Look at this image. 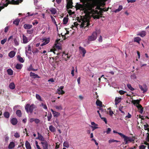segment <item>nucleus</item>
I'll return each instance as SVG.
<instances>
[{"label": "nucleus", "mask_w": 149, "mask_h": 149, "mask_svg": "<svg viewBox=\"0 0 149 149\" xmlns=\"http://www.w3.org/2000/svg\"><path fill=\"white\" fill-rule=\"evenodd\" d=\"M60 38L59 39L57 40L55 42L54 46L53 47V49H51V52H53L54 54H56L58 56L60 54L59 53L56 52L57 51L56 49L60 50L61 49V45L62 43L63 40H65V34L64 36H60Z\"/></svg>", "instance_id": "obj_1"}, {"label": "nucleus", "mask_w": 149, "mask_h": 149, "mask_svg": "<svg viewBox=\"0 0 149 149\" xmlns=\"http://www.w3.org/2000/svg\"><path fill=\"white\" fill-rule=\"evenodd\" d=\"M113 132L114 133L118 134L120 135L121 137L123 138L125 144H128L129 143L134 142L135 139H136L135 136H133L132 137H128L123 134L121 133L117 132L115 130H113Z\"/></svg>", "instance_id": "obj_2"}, {"label": "nucleus", "mask_w": 149, "mask_h": 149, "mask_svg": "<svg viewBox=\"0 0 149 149\" xmlns=\"http://www.w3.org/2000/svg\"><path fill=\"white\" fill-rule=\"evenodd\" d=\"M36 108V106L33 104H32L30 105L29 104H27L25 107V109L27 113L30 112L31 113H32L34 109Z\"/></svg>", "instance_id": "obj_3"}, {"label": "nucleus", "mask_w": 149, "mask_h": 149, "mask_svg": "<svg viewBox=\"0 0 149 149\" xmlns=\"http://www.w3.org/2000/svg\"><path fill=\"white\" fill-rule=\"evenodd\" d=\"M72 0H66L67 3L66 6L67 10L70 15H72L74 13V12H72L71 10L69 9L70 8H72L73 6L72 5Z\"/></svg>", "instance_id": "obj_4"}, {"label": "nucleus", "mask_w": 149, "mask_h": 149, "mask_svg": "<svg viewBox=\"0 0 149 149\" xmlns=\"http://www.w3.org/2000/svg\"><path fill=\"white\" fill-rule=\"evenodd\" d=\"M23 0L15 1V0H12L10 1L9 0H6L7 3L5 4V6L7 7L9 4L17 5L19 4Z\"/></svg>", "instance_id": "obj_5"}, {"label": "nucleus", "mask_w": 149, "mask_h": 149, "mask_svg": "<svg viewBox=\"0 0 149 149\" xmlns=\"http://www.w3.org/2000/svg\"><path fill=\"white\" fill-rule=\"evenodd\" d=\"M97 34L96 32H93L92 35L88 37V39L89 41H92L95 40L97 38Z\"/></svg>", "instance_id": "obj_6"}, {"label": "nucleus", "mask_w": 149, "mask_h": 149, "mask_svg": "<svg viewBox=\"0 0 149 149\" xmlns=\"http://www.w3.org/2000/svg\"><path fill=\"white\" fill-rule=\"evenodd\" d=\"M140 100H133L132 101V102L134 104V105H135L136 104H137L136 107L139 109H140L143 108L142 105L141 104H139Z\"/></svg>", "instance_id": "obj_7"}, {"label": "nucleus", "mask_w": 149, "mask_h": 149, "mask_svg": "<svg viewBox=\"0 0 149 149\" xmlns=\"http://www.w3.org/2000/svg\"><path fill=\"white\" fill-rule=\"evenodd\" d=\"M42 40L44 42L41 44V46H43L48 44L50 42V38H43L42 39Z\"/></svg>", "instance_id": "obj_8"}, {"label": "nucleus", "mask_w": 149, "mask_h": 149, "mask_svg": "<svg viewBox=\"0 0 149 149\" xmlns=\"http://www.w3.org/2000/svg\"><path fill=\"white\" fill-rule=\"evenodd\" d=\"M63 88L64 86H60V87L57 89L56 93L59 94H62L64 93V91L63 90Z\"/></svg>", "instance_id": "obj_9"}, {"label": "nucleus", "mask_w": 149, "mask_h": 149, "mask_svg": "<svg viewBox=\"0 0 149 149\" xmlns=\"http://www.w3.org/2000/svg\"><path fill=\"white\" fill-rule=\"evenodd\" d=\"M75 8L77 10L82 9L83 10H84L85 9V8L82 5L79 4L78 3H77L75 6Z\"/></svg>", "instance_id": "obj_10"}, {"label": "nucleus", "mask_w": 149, "mask_h": 149, "mask_svg": "<svg viewBox=\"0 0 149 149\" xmlns=\"http://www.w3.org/2000/svg\"><path fill=\"white\" fill-rule=\"evenodd\" d=\"M22 40H23V43L26 44L27 43L29 42L28 39L26 36L24 35H23L22 36Z\"/></svg>", "instance_id": "obj_11"}, {"label": "nucleus", "mask_w": 149, "mask_h": 149, "mask_svg": "<svg viewBox=\"0 0 149 149\" xmlns=\"http://www.w3.org/2000/svg\"><path fill=\"white\" fill-rule=\"evenodd\" d=\"M10 122L12 125H15L17 124L18 121L16 118H14L11 119V120H10Z\"/></svg>", "instance_id": "obj_12"}, {"label": "nucleus", "mask_w": 149, "mask_h": 149, "mask_svg": "<svg viewBox=\"0 0 149 149\" xmlns=\"http://www.w3.org/2000/svg\"><path fill=\"white\" fill-rule=\"evenodd\" d=\"M38 137L36 138V139H38L40 141H45V139L42 136L41 134L39 133V132L38 133Z\"/></svg>", "instance_id": "obj_13"}, {"label": "nucleus", "mask_w": 149, "mask_h": 149, "mask_svg": "<svg viewBox=\"0 0 149 149\" xmlns=\"http://www.w3.org/2000/svg\"><path fill=\"white\" fill-rule=\"evenodd\" d=\"M85 7V9L87 11L92 10L90 3L86 4Z\"/></svg>", "instance_id": "obj_14"}, {"label": "nucleus", "mask_w": 149, "mask_h": 149, "mask_svg": "<svg viewBox=\"0 0 149 149\" xmlns=\"http://www.w3.org/2000/svg\"><path fill=\"white\" fill-rule=\"evenodd\" d=\"M121 101V98L119 97H116L115 100V104L117 105Z\"/></svg>", "instance_id": "obj_15"}, {"label": "nucleus", "mask_w": 149, "mask_h": 149, "mask_svg": "<svg viewBox=\"0 0 149 149\" xmlns=\"http://www.w3.org/2000/svg\"><path fill=\"white\" fill-rule=\"evenodd\" d=\"M30 76L32 77L33 78H40V77L38 74H35L34 73L31 72H30Z\"/></svg>", "instance_id": "obj_16"}, {"label": "nucleus", "mask_w": 149, "mask_h": 149, "mask_svg": "<svg viewBox=\"0 0 149 149\" xmlns=\"http://www.w3.org/2000/svg\"><path fill=\"white\" fill-rule=\"evenodd\" d=\"M16 54V53L14 51H10L8 54V56L10 58H13L14 57Z\"/></svg>", "instance_id": "obj_17"}, {"label": "nucleus", "mask_w": 149, "mask_h": 149, "mask_svg": "<svg viewBox=\"0 0 149 149\" xmlns=\"http://www.w3.org/2000/svg\"><path fill=\"white\" fill-rule=\"evenodd\" d=\"M15 143L13 141L10 142L9 146H8V148L9 149H12L15 147Z\"/></svg>", "instance_id": "obj_18"}, {"label": "nucleus", "mask_w": 149, "mask_h": 149, "mask_svg": "<svg viewBox=\"0 0 149 149\" xmlns=\"http://www.w3.org/2000/svg\"><path fill=\"white\" fill-rule=\"evenodd\" d=\"M41 143L42 144V146L43 147V149H48V144L47 143L46 141L44 142H42Z\"/></svg>", "instance_id": "obj_19"}, {"label": "nucleus", "mask_w": 149, "mask_h": 149, "mask_svg": "<svg viewBox=\"0 0 149 149\" xmlns=\"http://www.w3.org/2000/svg\"><path fill=\"white\" fill-rule=\"evenodd\" d=\"M51 111L52 112L53 114L55 117H57L60 115V113L58 112H56L53 110L52 109H51Z\"/></svg>", "instance_id": "obj_20"}, {"label": "nucleus", "mask_w": 149, "mask_h": 149, "mask_svg": "<svg viewBox=\"0 0 149 149\" xmlns=\"http://www.w3.org/2000/svg\"><path fill=\"white\" fill-rule=\"evenodd\" d=\"M32 27V25L29 24H25L24 26V27L25 29H30Z\"/></svg>", "instance_id": "obj_21"}, {"label": "nucleus", "mask_w": 149, "mask_h": 149, "mask_svg": "<svg viewBox=\"0 0 149 149\" xmlns=\"http://www.w3.org/2000/svg\"><path fill=\"white\" fill-rule=\"evenodd\" d=\"M27 70L29 71H36L38 70V69H35L33 68V66L31 64L29 66V67L27 69Z\"/></svg>", "instance_id": "obj_22"}, {"label": "nucleus", "mask_w": 149, "mask_h": 149, "mask_svg": "<svg viewBox=\"0 0 149 149\" xmlns=\"http://www.w3.org/2000/svg\"><path fill=\"white\" fill-rule=\"evenodd\" d=\"M25 146L26 149H31V148L30 143L28 141L26 142Z\"/></svg>", "instance_id": "obj_23"}, {"label": "nucleus", "mask_w": 149, "mask_h": 149, "mask_svg": "<svg viewBox=\"0 0 149 149\" xmlns=\"http://www.w3.org/2000/svg\"><path fill=\"white\" fill-rule=\"evenodd\" d=\"M25 51L26 54L28 53V52L31 51V46L30 45H28L27 47L25 48Z\"/></svg>", "instance_id": "obj_24"}, {"label": "nucleus", "mask_w": 149, "mask_h": 149, "mask_svg": "<svg viewBox=\"0 0 149 149\" xmlns=\"http://www.w3.org/2000/svg\"><path fill=\"white\" fill-rule=\"evenodd\" d=\"M79 49L81 53L85 54L86 53V51L85 49L83 47H79Z\"/></svg>", "instance_id": "obj_25"}, {"label": "nucleus", "mask_w": 149, "mask_h": 149, "mask_svg": "<svg viewBox=\"0 0 149 149\" xmlns=\"http://www.w3.org/2000/svg\"><path fill=\"white\" fill-rule=\"evenodd\" d=\"M139 86L141 90L142 91H143V92H145L147 91V89H146V86H145V88H143L142 86L140 85H139Z\"/></svg>", "instance_id": "obj_26"}, {"label": "nucleus", "mask_w": 149, "mask_h": 149, "mask_svg": "<svg viewBox=\"0 0 149 149\" xmlns=\"http://www.w3.org/2000/svg\"><path fill=\"white\" fill-rule=\"evenodd\" d=\"M96 104L97 106H99L100 107H102V103L99 100L97 99L96 102Z\"/></svg>", "instance_id": "obj_27"}, {"label": "nucleus", "mask_w": 149, "mask_h": 149, "mask_svg": "<svg viewBox=\"0 0 149 149\" xmlns=\"http://www.w3.org/2000/svg\"><path fill=\"white\" fill-rule=\"evenodd\" d=\"M16 114L19 117H20L22 116V113L21 111L19 109L17 110Z\"/></svg>", "instance_id": "obj_28"}, {"label": "nucleus", "mask_w": 149, "mask_h": 149, "mask_svg": "<svg viewBox=\"0 0 149 149\" xmlns=\"http://www.w3.org/2000/svg\"><path fill=\"white\" fill-rule=\"evenodd\" d=\"M49 130L52 132H54L56 131L55 128L52 125L49 127Z\"/></svg>", "instance_id": "obj_29"}, {"label": "nucleus", "mask_w": 149, "mask_h": 149, "mask_svg": "<svg viewBox=\"0 0 149 149\" xmlns=\"http://www.w3.org/2000/svg\"><path fill=\"white\" fill-rule=\"evenodd\" d=\"M14 42L15 43V45L16 46L19 45V38H15L14 39Z\"/></svg>", "instance_id": "obj_30"}, {"label": "nucleus", "mask_w": 149, "mask_h": 149, "mask_svg": "<svg viewBox=\"0 0 149 149\" xmlns=\"http://www.w3.org/2000/svg\"><path fill=\"white\" fill-rule=\"evenodd\" d=\"M9 88L10 89H13L15 88V84L13 82L10 83L9 85Z\"/></svg>", "instance_id": "obj_31"}, {"label": "nucleus", "mask_w": 149, "mask_h": 149, "mask_svg": "<svg viewBox=\"0 0 149 149\" xmlns=\"http://www.w3.org/2000/svg\"><path fill=\"white\" fill-rule=\"evenodd\" d=\"M50 11L51 12L52 14H55L56 13V10L55 8H51L50 9Z\"/></svg>", "instance_id": "obj_32"}, {"label": "nucleus", "mask_w": 149, "mask_h": 149, "mask_svg": "<svg viewBox=\"0 0 149 149\" xmlns=\"http://www.w3.org/2000/svg\"><path fill=\"white\" fill-rule=\"evenodd\" d=\"M123 9V6L121 5H120L119 6V7H118V8L115 10H114V12L117 13L118 12H120L121 10Z\"/></svg>", "instance_id": "obj_33"}, {"label": "nucleus", "mask_w": 149, "mask_h": 149, "mask_svg": "<svg viewBox=\"0 0 149 149\" xmlns=\"http://www.w3.org/2000/svg\"><path fill=\"white\" fill-rule=\"evenodd\" d=\"M20 21V20L19 19H17L14 21L13 22V23L14 24L16 25L17 26H18L19 24Z\"/></svg>", "instance_id": "obj_34"}, {"label": "nucleus", "mask_w": 149, "mask_h": 149, "mask_svg": "<svg viewBox=\"0 0 149 149\" xmlns=\"http://www.w3.org/2000/svg\"><path fill=\"white\" fill-rule=\"evenodd\" d=\"M17 58H18L19 61L21 63H23L24 62V59L20 56H17Z\"/></svg>", "instance_id": "obj_35"}, {"label": "nucleus", "mask_w": 149, "mask_h": 149, "mask_svg": "<svg viewBox=\"0 0 149 149\" xmlns=\"http://www.w3.org/2000/svg\"><path fill=\"white\" fill-rule=\"evenodd\" d=\"M3 115L5 118H8L10 117V113L8 111L5 112L3 113Z\"/></svg>", "instance_id": "obj_36"}, {"label": "nucleus", "mask_w": 149, "mask_h": 149, "mask_svg": "<svg viewBox=\"0 0 149 149\" xmlns=\"http://www.w3.org/2000/svg\"><path fill=\"white\" fill-rule=\"evenodd\" d=\"M22 65H23L22 64H19V63H17L15 67L17 69H21L22 68Z\"/></svg>", "instance_id": "obj_37"}, {"label": "nucleus", "mask_w": 149, "mask_h": 149, "mask_svg": "<svg viewBox=\"0 0 149 149\" xmlns=\"http://www.w3.org/2000/svg\"><path fill=\"white\" fill-rule=\"evenodd\" d=\"M141 40V38L139 37H136L134 38V41L139 43V42Z\"/></svg>", "instance_id": "obj_38"}, {"label": "nucleus", "mask_w": 149, "mask_h": 149, "mask_svg": "<svg viewBox=\"0 0 149 149\" xmlns=\"http://www.w3.org/2000/svg\"><path fill=\"white\" fill-rule=\"evenodd\" d=\"M7 72L9 75H12L13 74V71L11 69H8Z\"/></svg>", "instance_id": "obj_39"}, {"label": "nucleus", "mask_w": 149, "mask_h": 149, "mask_svg": "<svg viewBox=\"0 0 149 149\" xmlns=\"http://www.w3.org/2000/svg\"><path fill=\"white\" fill-rule=\"evenodd\" d=\"M139 35L141 37H143L146 35V33L144 31H142L140 33Z\"/></svg>", "instance_id": "obj_40"}, {"label": "nucleus", "mask_w": 149, "mask_h": 149, "mask_svg": "<svg viewBox=\"0 0 149 149\" xmlns=\"http://www.w3.org/2000/svg\"><path fill=\"white\" fill-rule=\"evenodd\" d=\"M127 86L128 88L131 91H134V88L132 87L131 86V85L130 84H127Z\"/></svg>", "instance_id": "obj_41"}, {"label": "nucleus", "mask_w": 149, "mask_h": 149, "mask_svg": "<svg viewBox=\"0 0 149 149\" xmlns=\"http://www.w3.org/2000/svg\"><path fill=\"white\" fill-rule=\"evenodd\" d=\"M108 109L109 110L108 111V113L109 115L110 116H112L113 114V111L111 110L110 107L108 108Z\"/></svg>", "instance_id": "obj_42"}, {"label": "nucleus", "mask_w": 149, "mask_h": 149, "mask_svg": "<svg viewBox=\"0 0 149 149\" xmlns=\"http://www.w3.org/2000/svg\"><path fill=\"white\" fill-rule=\"evenodd\" d=\"M111 131V130L110 128H108L107 129V130L106 131H104V133H106L107 134H108L110 133V132Z\"/></svg>", "instance_id": "obj_43"}, {"label": "nucleus", "mask_w": 149, "mask_h": 149, "mask_svg": "<svg viewBox=\"0 0 149 149\" xmlns=\"http://www.w3.org/2000/svg\"><path fill=\"white\" fill-rule=\"evenodd\" d=\"M36 97L37 99L39 101H41L42 100L39 94H36Z\"/></svg>", "instance_id": "obj_44"}, {"label": "nucleus", "mask_w": 149, "mask_h": 149, "mask_svg": "<svg viewBox=\"0 0 149 149\" xmlns=\"http://www.w3.org/2000/svg\"><path fill=\"white\" fill-rule=\"evenodd\" d=\"M123 106H120L119 107V110L121 112V113H122L123 114H125V113L124 112V111H122L123 110Z\"/></svg>", "instance_id": "obj_45"}, {"label": "nucleus", "mask_w": 149, "mask_h": 149, "mask_svg": "<svg viewBox=\"0 0 149 149\" xmlns=\"http://www.w3.org/2000/svg\"><path fill=\"white\" fill-rule=\"evenodd\" d=\"M119 142V141H117V140H114L113 139H110L109 141V143H111L113 142Z\"/></svg>", "instance_id": "obj_46"}, {"label": "nucleus", "mask_w": 149, "mask_h": 149, "mask_svg": "<svg viewBox=\"0 0 149 149\" xmlns=\"http://www.w3.org/2000/svg\"><path fill=\"white\" fill-rule=\"evenodd\" d=\"M33 30L32 29L31 30H27V32L29 34H31L33 33Z\"/></svg>", "instance_id": "obj_47"}, {"label": "nucleus", "mask_w": 149, "mask_h": 149, "mask_svg": "<svg viewBox=\"0 0 149 149\" xmlns=\"http://www.w3.org/2000/svg\"><path fill=\"white\" fill-rule=\"evenodd\" d=\"M41 106L43 107L44 109H47V107L46 104L42 103L41 104Z\"/></svg>", "instance_id": "obj_48"}, {"label": "nucleus", "mask_w": 149, "mask_h": 149, "mask_svg": "<svg viewBox=\"0 0 149 149\" xmlns=\"http://www.w3.org/2000/svg\"><path fill=\"white\" fill-rule=\"evenodd\" d=\"M90 4L91 6L92 10L93 8H94L95 6H96V4L95 3H90Z\"/></svg>", "instance_id": "obj_49"}, {"label": "nucleus", "mask_w": 149, "mask_h": 149, "mask_svg": "<svg viewBox=\"0 0 149 149\" xmlns=\"http://www.w3.org/2000/svg\"><path fill=\"white\" fill-rule=\"evenodd\" d=\"M125 93H126V91L122 90H120L119 91V93L120 94V95H123Z\"/></svg>", "instance_id": "obj_50"}, {"label": "nucleus", "mask_w": 149, "mask_h": 149, "mask_svg": "<svg viewBox=\"0 0 149 149\" xmlns=\"http://www.w3.org/2000/svg\"><path fill=\"white\" fill-rule=\"evenodd\" d=\"M14 136L16 138H19L20 136V134H19V133L17 132H16L14 134Z\"/></svg>", "instance_id": "obj_51"}, {"label": "nucleus", "mask_w": 149, "mask_h": 149, "mask_svg": "<svg viewBox=\"0 0 149 149\" xmlns=\"http://www.w3.org/2000/svg\"><path fill=\"white\" fill-rule=\"evenodd\" d=\"M100 118L105 122V124H107V121L106 118L102 117H100Z\"/></svg>", "instance_id": "obj_52"}, {"label": "nucleus", "mask_w": 149, "mask_h": 149, "mask_svg": "<svg viewBox=\"0 0 149 149\" xmlns=\"http://www.w3.org/2000/svg\"><path fill=\"white\" fill-rule=\"evenodd\" d=\"M6 41H7V40L6 39H4L1 40V44L2 45H3L4 44H5L6 43Z\"/></svg>", "instance_id": "obj_53"}, {"label": "nucleus", "mask_w": 149, "mask_h": 149, "mask_svg": "<svg viewBox=\"0 0 149 149\" xmlns=\"http://www.w3.org/2000/svg\"><path fill=\"white\" fill-rule=\"evenodd\" d=\"M56 108L57 109H59V110H62V107L61 106H56Z\"/></svg>", "instance_id": "obj_54"}, {"label": "nucleus", "mask_w": 149, "mask_h": 149, "mask_svg": "<svg viewBox=\"0 0 149 149\" xmlns=\"http://www.w3.org/2000/svg\"><path fill=\"white\" fill-rule=\"evenodd\" d=\"M92 128V131H93L95 130L98 128V127H96V126H90Z\"/></svg>", "instance_id": "obj_55"}, {"label": "nucleus", "mask_w": 149, "mask_h": 149, "mask_svg": "<svg viewBox=\"0 0 149 149\" xmlns=\"http://www.w3.org/2000/svg\"><path fill=\"white\" fill-rule=\"evenodd\" d=\"M91 124L92 126H96V127H97V126H98V125L94 122H91Z\"/></svg>", "instance_id": "obj_56"}, {"label": "nucleus", "mask_w": 149, "mask_h": 149, "mask_svg": "<svg viewBox=\"0 0 149 149\" xmlns=\"http://www.w3.org/2000/svg\"><path fill=\"white\" fill-rule=\"evenodd\" d=\"M34 122L36 124H38L40 122V120L39 119L37 118L35 119Z\"/></svg>", "instance_id": "obj_57"}, {"label": "nucleus", "mask_w": 149, "mask_h": 149, "mask_svg": "<svg viewBox=\"0 0 149 149\" xmlns=\"http://www.w3.org/2000/svg\"><path fill=\"white\" fill-rule=\"evenodd\" d=\"M94 19H99L100 18V16L99 15H94L93 17Z\"/></svg>", "instance_id": "obj_58"}, {"label": "nucleus", "mask_w": 149, "mask_h": 149, "mask_svg": "<svg viewBox=\"0 0 149 149\" xmlns=\"http://www.w3.org/2000/svg\"><path fill=\"white\" fill-rule=\"evenodd\" d=\"M127 1L128 3H133L135 2L136 1V0H127Z\"/></svg>", "instance_id": "obj_59"}, {"label": "nucleus", "mask_w": 149, "mask_h": 149, "mask_svg": "<svg viewBox=\"0 0 149 149\" xmlns=\"http://www.w3.org/2000/svg\"><path fill=\"white\" fill-rule=\"evenodd\" d=\"M146 146L143 145H142L139 146L140 149H145Z\"/></svg>", "instance_id": "obj_60"}, {"label": "nucleus", "mask_w": 149, "mask_h": 149, "mask_svg": "<svg viewBox=\"0 0 149 149\" xmlns=\"http://www.w3.org/2000/svg\"><path fill=\"white\" fill-rule=\"evenodd\" d=\"M132 116L131 114H130L129 113H128V114H127V115L126 116V118H130L132 117Z\"/></svg>", "instance_id": "obj_61"}, {"label": "nucleus", "mask_w": 149, "mask_h": 149, "mask_svg": "<svg viewBox=\"0 0 149 149\" xmlns=\"http://www.w3.org/2000/svg\"><path fill=\"white\" fill-rule=\"evenodd\" d=\"M51 18L52 21L53 22H54V23L56 24V26H57V25L56 24V21H55V19L52 16H51Z\"/></svg>", "instance_id": "obj_62"}, {"label": "nucleus", "mask_w": 149, "mask_h": 149, "mask_svg": "<svg viewBox=\"0 0 149 149\" xmlns=\"http://www.w3.org/2000/svg\"><path fill=\"white\" fill-rule=\"evenodd\" d=\"M38 23V22L37 21V20H35L34 22H33L32 24L33 25H35L36 24H37Z\"/></svg>", "instance_id": "obj_63"}, {"label": "nucleus", "mask_w": 149, "mask_h": 149, "mask_svg": "<svg viewBox=\"0 0 149 149\" xmlns=\"http://www.w3.org/2000/svg\"><path fill=\"white\" fill-rule=\"evenodd\" d=\"M102 37L101 36H100L98 39V41L100 42H101L102 41Z\"/></svg>", "instance_id": "obj_64"}]
</instances>
